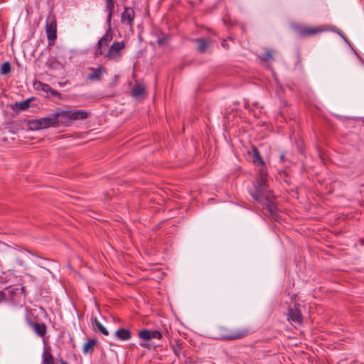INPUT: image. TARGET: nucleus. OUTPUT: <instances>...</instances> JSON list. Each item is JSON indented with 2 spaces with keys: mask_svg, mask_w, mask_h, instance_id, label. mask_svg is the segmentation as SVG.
<instances>
[{
  "mask_svg": "<svg viewBox=\"0 0 364 364\" xmlns=\"http://www.w3.org/2000/svg\"><path fill=\"white\" fill-rule=\"evenodd\" d=\"M252 197L263 205L273 217L276 215L277 208L274 202V196L268 188L267 183L255 185V193H252Z\"/></svg>",
  "mask_w": 364,
  "mask_h": 364,
  "instance_id": "obj_1",
  "label": "nucleus"
},
{
  "mask_svg": "<svg viewBox=\"0 0 364 364\" xmlns=\"http://www.w3.org/2000/svg\"><path fill=\"white\" fill-rule=\"evenodd\" d=\"M252 163L258 168L259 172L256 185L267 183V164L262 157L259 150L255 146H252Z\"/></svg>",
  "mask_w": 364,
  "mask_h": 364,
  "instance_id": "obj_2",
  "label": "nucleus"
},
{
  "mask_svg": "<svg viewBox=\"0 0 364 364\" xmlns=\"http://www.w3.org/2000/svg\"><path fill=\"white\" fill-rule=\"evenodd\" d=\"M55 117L59 120V124L70 126L74 121L86 119L88 114L83 110L75 112L59 109L54 113Z\"/></svg>",
  "mask_w": 364,
  "mask_h": 364,
  "instance_id": "obj_3",
  "label": "nucleus"
},
{
  "mask_svg": "<svg viewBox=\"0 0 364 364\" xmlns=\"http://www.w3.org/2000/svg\"><path fill=\"white\" fill-rule=\"evenodd\" d=\"M215 337L218 339L233 340L246 336L248 334L247 328H231L226 326H218L215 330Z\"/></svg>",
  "mask_w": 364,
  "mask_h": 364,
  "instance_id": "obj_4",
  "label": "nucleus"
},
{
  "mask_svg": "<svg viewBox=\"0 0 364 364\" xmlns=\"http://www.w3.org/2000/svg\"><path fill=\"white\" fill-rule=\"evenodd\" d=\"M29 129L36 131L49 127H56L59 125V120L55 117L54 114L51 117H46L37 119H32L28 122Z\"/></svg>",
  "mask_w": 364,
  "mask_h": 364,
  "instance_id": "obj_5",
  "label": "nucleus"
},
{
  "mask_svg": "<svg viewBox=\"0 0 364 364\" xmlns=\"http://www.w3.org/2000/svg\"><path fill=\"white\" fill-rule=\"evenodd\" d=\"M57 24L55 16L53 14L50 13L46 18V31L48 40L49 45L53 44L57 38L56 34Z\"/></svg>",
  "mask_w": 364,
  "mask_h": 364,
  "instance_id": "obj_6",
  "label": "nucleus"
},
{
  "mask_svg": "<svg viewBox=\"0 0 364 364\" xmlns=\"http://www.w3.org/2000/svg\"><path fill=\"white\" fill-rule=\"evenodd\" d=\"M125 47L126 44L124 41H117L113 43L109 47L107 53L105 54V58L108 60H119L122 56V52Z\"/></svg>",
  "mask_w": 364,
  "mask_h": 364,
  "instance_id": "obj_7",
  "label": "nucleus"
},
{
  "mask_svg": "<svg viewBox=\"0 0 364 364\" xmlns=\"http://www.w3.org/2000/svg\"><path fill=\"white\" fill-rule=\"evenodd\" d=\"M138 336L144 342L150 341L154 338L159 340L162 338L161 333L157 330L142 329L139 331Z\"/></svg>",
  "mask_w": 364,
  "mask_h": 364,
  "instance_id": "obj_8",
  "label": "nucleus"
},
{
  "mask_svg": "<svg viewBox=\"0 0 364 364\" xmlns=\"http://www.w3.org/2000/svg\"><path fill=\"white\" fill-rule=\"evenodd\" d=\"M299 304H294V307H290L288 312V318L294 323L301 325L303 322V316L299 309Z\"/></svg>",
  "mask_w": 364,
  "mask_h": 364,
  "instance_id": "obj_9",
  "label": "nucleus"
},
{
  "mask_svg": "<svg viewBox=\"0 0 364 364\" xmlns=\"http://www.w3.org/2000/svg\"><path fill=\"white\" fill-rule=\"evenodd\" d=\"M90 73L87 76V80L91 82L100 81L102 75L106 73V68L102 65L97 68H88Z\"/></svg>",
  "mask_w": 364,
  "mask_h": 364,
  "instance_id": "obj_10",
  "label": "nucleus"
},
{
  "mask_svg": "<svg viewBox=\"0 0 364 364\" xmlns=\"http://www.w3.org/2000/svg\"><path fill=\"white\" fill-rule=\"evenodd\" d=\"M274 53H275V51L273 50H265L263 53H257V57L261 60V63H263L267 68L271 70L272 71V69L269 63L270 62L274 60L273 57Z\"/></svg>",
  "mask_w": 364,
  "mask_h": 364,
  "instance_id": "obj_11",
  "label": "nucleus"
},
{
  "mask_svg": "<svg viewBox=\"0 0 364 364\" xmlns=\"http://www.w3.org/2000/svg\"><path fill=\"white\" fill-rule=\"evenodd\" d=\"M112 34L110 33L109 31H107L105 34L99 40L97 43V48L95 51V55L100 56L103 55L104 50L102 48L104 46H107L108 43L112 41Z\"/></svg>",
  "mask_w": 364,
  "mask_h": 364,
  "instance_id": "obj_12",
  "label": "nucleus"
},
{
  "mask_svg": "<svg viewBox=\"0 0 364 364\" xmlns=\"http://www.w3.org/2000/svg\"><path fill=\"white\" fill-rule=\"evenodd\" d=\"M134 11L132 8L126 7L124 11L122 12L121 18L123 23L127 24L132 26V23L134 19Z\"/></svg>",
  "mask_w": 364,
  "mask_h": 364,
  "instance_id": "obj_13",
  "label": "nucleus"
},
{
  "mask_svg": "<svg viewBox=\"0 0 364 364\" xmlns=\"http://www.w3.org/2000/svg\"><path fill=\"white\" fill-rule=\"evenodd\" d=\"M30 326L39 336L43 337L46 333V326L43 323H31Z\"/></svg>",
  "mask_w": 364,
  "mask_h": 364,
  "instance_id": "obj_14",
  "label": "nucleus"
},
{
  "mask_svg": "<svg viewBox=\"0 0 364 364\" xmlns=\"http://www.w3.org/2000/svg\"><path fill=\"white\" fill-rule=\"evenodd\" d=\"M115 336L121 341H128L132 338V333L126 328H119L115 332Z\"/></svg>",
  "mask_w": 364,
  "mask_h": 364,
  "instance_id": "obj_15",
  "label": "nucleus"
},
{
  "mask_svg": "<svg viewBox=\"0 0 364 364\" xmlns=\"http://www.w3.org/2000/svg\"><path fill=\"white\" fill-rule=\"evenodd\" d=\"M42 364H55L54 358L49 348L44 349L43 352Z\"/></svg>",
  "mask_w": 364,
  "mask_h": 364,
  "instance_id": "obj_16",
  "label": "nucleus"
},
{
  "mask_svg": "<svg viewBox=\"0 0 364 364\" xmlns=\"http://www.w3.org/2000/svg\"><path fill=\"white\" fill-rule=\"evenodd\" d=\"M145 93V87L141 84H137L132 89V96L134 97H139Z\"/></svg>",
  "mask_w": 364,
  "mask_h": 364,
  "instance_id": "obj_17",
  "label": "nucleus"
},
{
  "mask_svg": "<svg viewBox=\"0 0 364 364\" xmlns=\"http://www.w3.org/2000/svg\"><path fill=\"white\" fill-rule=\"evenodd\" d=\"M92 323L94 325L95 328H96L100 333L105 336L109 335V331L107 328L97 320V318H95L92 319Z\"/></svg>",
  "mask_w": 364,
  "mask_h": 364,
  "instance_id": "obj_18",
  "label": "nucleus"
},
{
  "mask_svg": "<svg viewBox=\"0 0 364 364\" xmlns=\"http://www.w3.org/2000/svg\"><path fill=\"white\" fill-rule=\"evenodd\" d=\"M296 28L298 29L299 33L302 36L313 35V34H315L317 32L321 31V30L316 29V28H301V27H297Z\"/></svg>",
  "mask_w": 364,
  "mask_h": 364,
  "instance_id": "obj_19",
  "label": "nucleus"
},
{
  "mask_svg": "<svg viewBox=\"0 0 364 364\" xmlns=\"http://www.w3.org/2000/svg\"><path fill=\"white\" fill-rule=\"evenodd\" d=\"M106 1V9L108 11L107 21H110L113 10L114 8L115 1L114 0H105Z\"/></svg>",
  "mask_w": 364,
  "mask_h": 364,
  "instance_id": "obj_20",
  "label": "nucleus"
},
{
  "mask_svg": "<svg viewBox=\"0 0 364 364\" xmlns=\"http://www.w3.org/2000/svg\"><path fill=\"white\" fill-rule=\"evenodd\" d=\"M96 340L95 339H91V340H89L88 341H87L84 346H83V352L85 353H88L89 351L90 350H92L93 348H94V346H95L96 344Z\"/></svg>",
  "mask_w": 364,
  "mask_h": 364,
  "instance_id": "obj_21",
  "label": "nucleus"
},
{
  "mask_svg": "<svg viewBox=\"0 0 364 364\" xmlns=\"http://www.w3.org/2000/svg\"><path fill=\"white\" fill-rule=\"evenodd\" d=\"M34 87L36 90L43 91L44 92H48L50 90V86L48 84L41 82H36L34 83Z\"/></svg>",
  "mask_w": 364,
  "mask_h": 364,
  "instance_id": "obj_22",
  "label": "nucleus"
},
{
  "mask_svg": "<svg viewBox=\"0 0 364 364\" xmlns=\"http://www.w3.org/2000/svg\"><path fill=\"white\" fill-rule=\"evenodd\" d=\"M196 41L198 43V50L201 53L205 52L208 46V42L203 38H198Z\"/></svg>",
  "mask_w": 364,
  "mask_h": 364,
  "instance_id": "obj_23",
  "label": "nucleus"
},
{
  "mask_svg": "<svg viewBox=\"0 0 364 364\" xmlns=\"http://www.w3.org/2000/svg\"><path fill=\"white\" fill-rule=\"evenodd\" d=\"M31 101V98L24 100L23 102H16V105L20 110H26L30 107V102Z\"/></svg>",
  "mask_w": 364,
  "mask_h": 364,
  "instance_id": "obj_24",
  "label": "nucleus"
},
{
  "mask_svg": "<svg viewBox=\"0 0 364 364\" xmlns=\"http://www.w3.org/2000/svg\"><path fill=\"white\" fill-rule=\"evenodd\" d=\"M11 71V65L9 62H5L2 64L1 68V73L2 75H7Z\"/></svg>",
  "mask_w": 364,
  "mask_h": 364,
  "instance_id": "obj_25",
  "label": "nucleus"
},
{
  "mask_svg": "<svg viewBox=\"0 0 364 364\" xmlns=\"http://www.w3.org/2000/svg\"><path fill=\"white\" fill-rule=\"evenodd\" d=\"M48 92H50L53 96L57 97L59 99H61L62 97V95L59 92L52 89L51 87H50V90H48Z\"/></svg>",
  "mask_w": 364,
  "mask_h": 364,
  "instance_id": "obj_26",
  "label": "nucleus"
},
{
  "mask_svg": "<svg viewBox=\"0 0 364 364\" xmlns=\"http://www.w3.org/2000/svg\"><path fill=\"white\" fill-rule=\"evenodd\" d=\"M6 299V295L4 291H0V303Z\"/></svg>",
  "mask_w": 364,
  "mask_h": 364,
  "instance_id": "obj_27",
  "label": "nucleus"
},
{
  "mask_svg": "<svg viewBox=\"0 0 364 364\" xmlns=\"http://www.w3.org/2000/svg\"><path fill=\"white\" fill-rule=\"evenodd\" d=\"M158 43L161 46L165 43V39L164 38H159L157 40Z\"/></svg>",
  "mask_w": 364,
  "mask_h": 364,
  "instance_id": "obj_28",
  "label": "nucleus"
},
{
  "mask_svg": "<svg viewBox=\"0 0 364 364\" xmlns=\"http://www.w3.org/2000/svg\"><path fill=\"white\" fill-rule=\"evenodd\" d=\"M336 33L338 34H339L345 41H346L345 36L343 35V33L340 31H336Z\"/></svg>",
  "mask_w": 364,
  "mask_h": 364,
  "instance_id": "obj_29",
  "label": "nucleus"
},
{
  "mask_svg": "<svg viewBox=\"0 0 364 364\" xmlns=\"http://www.w3.org/2000/svg\"><path fill=\"white\" fill-rule=\"evenodd\" d=\"M140 346H141V347H143V348H147V347H148V344H147V343H141L140 344Z\"/></svg>",
  "mask_w": 364,
  "mask_h": 364,
  "instance_id": "obj_30",
  "label": "nucleus"
},
{
  "mask_svg": "<svg viewBox=\"0 0 364 364\" xmlns=\"http://www.w3.org/2000/svg\"><path fill=\"white\" fill-rule=\"evenodd\" d=\"M222 46L223 47L225 48L226 47V43H225V41H224L223 43H222Z\"/></svg>",
  "mask_w": 364,
  "mask_h": 364,
  "instance_id": "obj_31",
  "label": "nucleus"
},
{
  "mask_svg": "<svg viewBox=\"0 0 364 364\" xmlns=\"http://www.w3.org/2000/svg\"><path fill=\"white\" fill-rule=\"evenodd\" d=\"M60 364H68L65 361L61 360H60Z\"/></svg>",
  "mask_w": 364,
  "mask_h": 364,
  "instance_id": "obj_32",
  "label": "nucleus"
},
{
  "mask_svg": "<svg viewBox=\"0 0 364 364\" xmlns=\"http://www.w3.org/2000/svg\"><path fill=\"white\" fill-rule=\"evenodd\" d=\"M280 158H281V160L282 161V160L284 159V154H282V155H281V156H280Z\"/></svg>",
  "mask_w": 364,
  "mask_h": 364,
  "instance_id": "obj_33",
  "label": "nucleus"
}]
</instances>
